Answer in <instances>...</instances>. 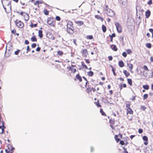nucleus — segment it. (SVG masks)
Listing matches in <instances>:
<instances>
[{
  "instance_id": "nucleus-52",
  "label": "nucleus",
  "mask_w": 153,
  "mask_h": 153,
  "mask_svg": "<svg viewBox=\"0 0 153 153\" xmlns=\"http://www.w3.org/2000/svg\"><path fill=\"white\" fill-rule=\"evenodd\" d=\"M148 4L149 5L151 4H152V0H150L148 2Z\"/></svg>"
},
{
  "instance_id": "nucleus-1",
  "label": "nucleus",
  "mask_w": 153,
  "mask_h": 153,
  "mask_svg": "<svg viewBox=\"0 0 153 153\" xmlns=\"http://www.w3.org/2000/svg\"><path fill=\"white\" fill-rule=\"evenodd\" d=\"M3 7L7 13H10L11 11V6L10 1L8 0L6 1L4 0L2 1Z\"/></svg>"
},
{
  "instance_id": "nucleus-13",
  "label": "nucleus",
  "mask_w": 153,
  "mask_h": 153,
  "mask_svg": "<svg viewBox=\"0 0 153 153\" xmlns=\"http://www.w3.org/2000/svg\"><path fill=\"white\" fill-rule=\"evenodd\" d=\"M111 48L114 51H117V48L116 46L114 45H112L111 46Z\"/></svg>"
},
{
  "instance_id": "nucleus-43",
  "label": "nucleus",
  "mask_w": 153,
  "mask_h": 153,
  "mask_svg": "<svg viewBox=\"0 0 153 153\" xmlns=\"http://www.w3.org/2000/svg\"><path fill=\"white\" fill-rule=\"evenodd\" d=\"M36 45L35 43H33L32 44L31 47L32 48H35L36 46Z\"/></svg>"
},
{
  "instance_id": "nucleus-59",
  "label": "nucleus",
  "mask_w": 153,
  "mask_h": 153,
  "mask_svg": "<svg viewBox=\"0 0 153 153\" xmlns=\"http://www.w3.org/2000/svg\"><path fill=\"white\" fill-rule=\"evenodd\" d=\"M11 32L13 33L14 34L16 32V30L15 29L13 30H12Z\"/></svg>"
},
{
  "instance_id": "nucleus-16",
  "label": "nucleus",
  "mask_w": 153,
  "mask_h": 153,
  "mask_svg": "<svg viewBox=\"0 0 153 153\" xmlns=\"http://www.w3.org/2000/svg\"><path fill=\"white\" fill-rule=\"evenodd\" d=\"M73 25V23L70 21H68L67 23V27H69V26L72 27Z\"/></svg>"
},
{
  "instance_id": "nucleus-61",
  "label": "nucleus",
  "mask_w": 153,
  "mask_h": 153,
  "mask_svg": "<svg viewBox=\"0 0 153 153\" xmlns=\"http://www.w3.org/2000/svg\"><path fill=\"white\" fill-rule=\"evenodd\" d=\"M91 152H93L94 151V148L92 147H91Z\"/></svg>"
},
{
  "instance_id": "nucleus-33",
  "label": "nucleus",
  "mask_w": 153,
  "mask_h": 153,
  "mask_svg": "<svg viewBox=\"0 0 153 153\" xmlns=\"http://www.w3.org/2000/svg\"><path fill=\"white\" fill-rule=\"evenodd\" d=\"M143 68L145 70L147 71H149V70L148 69V68L146 66V65H144L143 67Z\"/></svg>"
},
{
  "instance_id": "nucleus-22",
  "label": "nucleus",
  "mask_w": 153,
  "mask_h": 153,
  "mask_svg": "<svg viewBox=\"0 0 153 153\" xmlns=\"http://www.w3.org/2000/svg\"><path fill=\"white\" fill-rule=\"evenodd\" d=\"M88 75L90 76H92L94 74V73L92 71H90L87 72Z\"/></svg>"
},
{
  "instance_id": "nucleus-7",
  "label": "nucleus",
  "mask_w": 153,
  "mask_h": 153,
  "mask_svg": "<svg viewBox=\"0 0 153 153\" xmlns=\"http://www.w3.org/2000/svg\"><path fill=\"white\" fill-rule=\"evenodd\" d=\"M82 56L84 57H86L88 54V52L87 49H84L82 50Z\"/></svg>"
},
{
  "instance_id": "nucleus-14",
  "label": "nucleus",
  "mask_w": 153,
  "mask_h": 153,
  "mask_svg": "<svg viewBox=\"0 0 153 153\" xmlns=\"http://www.w3.org/2000/svg\"><path fill=\"white\" fill-rule=\"evenodd\" d=\"M118 135L117 134H116L114 136V138L117 143L119 142L121 140L120 138H118Z\"/></svg>"
},
{
  "instance_id": "nucleus-60",
  "label": "nucleus",
  "mask_w": 153,
  "mask_h": 153,
  "mask_svg": "<svg viewBox=\"0 0 153 153\" xmlns=\"http://www.w3.org/2000/svg\"><path fill=\"white\" fill-rule=\"evenodd\" d=\"M123 148L124 150L125 151V152H126V153H128V152L127 151H126V150L127 149L126 148H125V147H124Z\"/></svg>"
},
{
  "instance_id": "nucleus-11",
  "label": "nucleus",
  "mask_w": 153,
  "mask_h": 153,
  "mask_svg": "<svg viewBox=\"0 0 153 153\" xmlns=\"http://www.w3.org/2000/svg\"><path fill=\"white\" fill-rule=\"evenodd\" d=\"M67 30L68 33L72 34L74 32V30L70 27H67Z\"/></svg>"
},
{
  "instance_id": "nucleus-5",
  "label": "nucleus",
  "mask_w": 153,
  "mask_h": 153,
  "mask_svg": "<svg viewBox=\"0 0 153 153\" xmlns=\"http://www.w3.org/2000/svg\"><path fill=\"white\" fill-rule=\"evenodd\" d=\"M16 25L19 28H22L24 26L23 23L21 21H16Z\"/></svg>"
},
{
  "instance_id": "nucleus-30",
  "label": "nucleus",
  "mask_w": 153,
  "mask_h": 153,
  "mask_svg": "<svg viewBox=\"0 0 153 153\" xmlns=\"http://www.w3.org/2000/svg\"><path fill=\"white\" fill-rule=\"evenodd\" d=\"M119 2L122 3V4H125L126 3V0H118Z\"/></svg>"
},
{
  "instance_id": "nucleus-39",
  "label": "nucleus",
  "mask_w": 153,
  "mask_h": 153,
  "mask_svg": "<svg viewBox=\"0 0 153 153\" xmlns=\"http://www.w3.org/2000/svg\"><path fill=\"white\" fill-rule=\"evenodd\" d=\"M37 26V24H34V25H33L32 24V23H31V24L30 25V27H36Z\"/></svg>"
},
{
  "instance_id": "nucleus-40",
  "label": "nucleus",
  "mask_w": 153,
  "mask_h": 153,
  "mask_svg": "<svg viewBox=\"0 0 153 153\" xmlns=\"http://www.w3.org/2000/svg\"><path fill=\"white\" fill-rule=\"evenodd\" d=\"M144 100L146 99L148 97V95L146 94H144L143 95Z\"/></svg>"
},
{
  "instance_id": "nucleus-64",
  "label": "nucleus",
  "mask_w": 153,
  "mask_h": 153,
  "mask_svg": "<svg viewBox=\"0 0 153 153\" xmlns=\"http://www.w3.org/2000/svg\"><path fill=\"white\" fill-rule=\"evenodd\" d=\"M135 136L134 135H131L130 136V138L131 139H132Z\"/></svg>"
},
{
  "instance_id": "nucleus-46",
  "label": "nucleus",
  "mask_w": 153,
  "mask_h": 153,
  "mask_svg": "<svg viewBox=\"0 0 153 153\" xmlns=\"http://www.w3.org/2000/svg\"><path fill=\"white\" fill-rule=\"evenodd\" d=\"M17 13L19 14H20L21 15L23 16L24 14V13H25L23 12H21L20 13L17 12Z\"/></svg>"
},
{
  "instance_id": "nucleus-23",
  "label": "nucleus",
  "mask_w": 153,
  "mask_h": 153,
  "mask_svg": "<svg viewBox=\"0 0 153 153\" xmlns=\"http://www.w3.org/2000/svg\"><path fill=\"white\" fill-rule=\"evenodd\" d=\"M95 17L98 19H100L102 21L103 20V18L101 17L100 16L96 15L95 16Z\"/></svg>"
},
{
  "instance_id": "nucleus-19",
  "label": "nucleus",
  "mask_w": 153,
  "mask_h": 153,
  "mask_svg": "<svg viewBox=\"0 0 153 153\" xmlns=\"http://www.w3.org/2000/svg\"><path fill=\"white\" fill-rule=\"evenodd\" d=\"M133 111L130 108H127V113H129L130 114H133Z\"/></svg>"
},
{
  "instance_id": "nucleus-8",
  "label": "nucleus",
  "mask_w": 153,
  "mask_h": 153,
  "mask_svg": "<svg viewBox=\"0 0 153 153\" xmlns=\"http://www.w3.org/2000/svg\"><path fill=\"white\" fill-rule=\"evenodd\" d=\"M127 66H128L131 72V73H133V71H132V69L133 67V65L129 63H127Z\"/></svg>"
},
{
  "instance_id": "nucleus-54",
  "label": "nucleus",
  "mask_w": 153,
  "mask_h": 153,
  "mask_svg": "<svg viewBox=\"0 0 153 153\" xmlns=\"http://www.w3.org/2000/svg\"><path fill=\"white\" fill-rule=\"evenodd\" d=\"M25 43L26 44L28 45L29 44V42L27 40H25Z\"/></svg>"
},
{
  "instance_id": "nucleus-45",
  "label": "nucleus",
  "mask_w": 153,
  "mask_h": 153,
  "mask_svg": "<svg viewBox=\"0 0 153 153\" xmlns=\"http://www.w3.org/2000/svg\"><path fill=\"white\" fill-rule=\"evenodd\" d=\"M100 112L102 115H105L104 112L103 111V110L102 109H100Z\"/></svg>"
},
{
  "instance_id": "nucleus-12",
  "label": "nucleus",
  "mask_w": 153,
  "mask_h": 153,
  "mask_svg": "<svg viewBox=\"0 0 153 153\" xmlns=\"http://www.w3.org/2000/svg\"><path fill=\"white\" fill-rule=\"evenodd\" d=\"M75 22L79 26H81L84 24L83 22L82 21H75Z\"/></svg>"
},
{
  "instance_id": "nucleus-51",
  "label": "nucleus",
  "mask_w": 153,
  "mask_h": 153,
  "mask_svg": "<svg viewBox=\"0 0 153 153\" xmlns=\"http://www.w3.org/2000/svg\"><path fill=\"white\" fill-rule=\"evenodd\" d=\"M108 58L109 59V61H111V60H112L113 58L112 56H110L108 57Z\"/></svg>"
},
{
  "instance_id": "nucleus-32",
  "label": "nucleus",
  "mask_w": 153,
  "mask_h": 153,
  "mask_svg": "<svg viewBox=\"0 0 153 153\" xmlns=\"http://www.w3.org/2000/svg\"><path fill=\"white\" fill-rule=\"evenodd\" d=\"M87 39H91L93 38V37L92 35H88L87 36Z\"/></svg>"
},
{
  "instance_id": "nucleus-35",
  "label": "nucleus",
  "mask_w": 153,
  "mask_h": 153,
  "mask_svg": "<svg viewBox=\"0 0 153 153\" xmlns=\"http://www.w3.org/2000/svg\"><path fill=\"white\" fill-rule=\"evenodd\" d=\"M146 46L147 47L150 48L151 47V45L150 43H147L146 44Z\"/></svg>"
},
{
  "instance_id": "nucleus-47",
  "label": "nucleus",
  "mask_w": 153,
  "mask_h": 153,
  "mask_svg": "<svg viewBox=\"0 0 153 153\" xmlns=\"http://www.w3.org/2000/svg\"><path fill=\"white\" fill-rule=\"evenodd\" d=\"M56 19L57 21H59L60 20V18L59 16H56Z\"/></svg>"
},
{
  "instance_id": "nucleus-9",
  "label": "nucleus",
  "mask_w": 153,
  "mask_h": 153,
  "mask_svg": "<svg viewBox=\"0 0 153 153\" xmlns=\"http://www.w3.org/2000/svg\"><path fill=\"white\" fill-rule=\"evenodd\" d=\"M151 15V12L149 10H148L145 12V16L147 18H148Z\"/></svg>"
},
{
  "instance_id": "nucleus-41",
  "label": "nucleus",
  "mask_w": 153,
  "mask_h": 153,
  "mask_svg": "<svg viewBox=\"0 0 153 153\" xmlns=\"http://www.w3.org/2000/svg\"><path fill=\"white\" fill-rule=\"evenodd\" d=\"M58 54L59 55H62L63 54V53L61 51H59L58 52Z\"/></svg>"
},
{
  "instance_id": "nucleus-20",
  "label": "nucleus",
  "mask_w": 153,
  "mask_h": 153,
  "mask_svg": "<svg viewBox=\"0 0 153 153\" xmlns=\"http://www.w3.org/2000/svg\"><path fill=\"white\" fill-rule=\"evenodd\" d=\"M42 32L41 30H39V31L38 33H39V36L40 38H42V37L43 35H42Z\"/></svg>"
},
{
  "instance_id": "nucleus-42",
  "label": "nucleus",
  "mask_w": 153,
  "mask_h": 153,
  "mask_svg": "<svg viewBox=\"0 0 153 153\" xmlns=\"http://www.w3.org/2000/svg\"><path fill=\"white\" fill-rule=\"evenodd\" d=\"M127 55V53L126 52H123L122 53V55L124 57H126Z\"/></svg>"
},
{
  "instance_id": "nucleus-18",
  "label": "nucleus",
  "mask_w": 153,
  "mask_h": 153,
  "mask_svg": "<svg viewBox=\"0 0 153 153\" xmlns=\"http://www.w3.org/2000/svg\"><path fill=\"white\" fill-rule=\"evenodd\" d=\"M119 65L120 67H123L124 66V64L123 61H120L119 62Z\"/></svg>"
},
{
  "instance_id": "nucleus-57",
  "label": "nucleus",
  "mask_w": 153,
  "mask_h": 153,
  "mask_svg": "<svg viewBox=\"0 0 153 153\" xmlns=\"http://www.w3.org/2000/svg\"><path fill=\"white\" fill-rule=\"evenodd\" d=\"M0 129H1V133H3L4 129L2 128V126H0Z\"/></svg>"
},
{
  "instance_id": "nucleus-25",
  "label": "nucleus",
  "mask_w": 153,
  "mask_h": 153,
  "mask_svg": "<svg viewBox=\"0 0 153 153\" xmlns=\"http://www.w3.org/2000/svg\"><path fill=\"white\" fill-rule=\"evenodd\" d=\"M31 40L32 42H36L37 39L35 36H34L32 37L31 38Z\"/></svg>"
},
{
  "instance_id": "nucleus-37",
  "label": "nucleus",
  "mask_w": 153,
  "mask_h": 153,
  "mask_svg": "<svg viewBox=\"0 0 153 153\" xmlns=\"http://www.w3.org/2000/svg\"><path fill=\"white\" fill-rule=\"evenodd\" d=\"M44 14L46 15H48V14L49 12L47 10H45L44 11Z\"/></svg>"
},
{
  "instance_id": "nucleus-44",
  "label": "nucleus",
  "mask_w": 153,
  "mask_h": 153,
  "mask_svg": "<svg viewBox=\"0 0 153 153\" xmlns=\"http://www.w3.org/2000/svg\"><path fill=\"white\" fill-rule=\"evenodd\" d=\"M120 143L121 145H124L125 144V143L124 142V141L123 140H121L120 141Z\"/></svg>"
},
{
  "instance_id": "nucleus-56",
  "label": "nucleus",
  "mask_w": 153,
  "mask_h": 153,
  "mask_svg": "<svg viewBox=\"0 0 153 153\" xmlns=\"http://www.w3.org/2000/svg\"><path fill=\"white\" fill-rule=\"evenodd\" d=\"M39 4V1H36L35 3L36 5L38 4Z\"/></svg>"
},
{
  "instance_id": "nucleus-36",
  "label": "nucleus",
  "mask_w": 153,
  "mask_h": 153,
  "mask_svg": "<svg viewBox=\"0 0 153 153\" xmlns=\"http://www.w3.org/2000/svg\"><path fill=\"white\" fill-rule=\"evenodd\" d=\"M126 52H127V53L128 54H130L131 52V50L130 49H127L126 50Z\"/></svg>"
},
{
  "instance_id": "nucleus-53",
  "label": "nucleus",
  "mask_w": 153,
  "mask_h": 153,
  "mask_svg": "<svg viewBox=\"0 0 153 153\" xmlns=\"http://www.w3.org/2000/svg\"><path fill=\"white\" fill-rule=\"evenodd\" d=\"M109 36L112 37L113 38V37H115V33H113L111 35H110Z\"/></svg>"
},
{
  "instance_id": "nucleus-28",
  "label": "nucleus",
  "mask_w": 153,
  "mask_h": 153,
  "mask_svg": "<svg viewBox=\"0 0 153 153\" xmlns=\"http://www.w3.org/2000/svg\"><path fill=\"white\" fill-rule=\"evenodd\" d=\"M143 139L145 141H147L148 140V138L146 136H144L143 137Z\"/></svg>"
},
{
  "instance_id": "nucleus-26",
  "label": "nucleus",
  "mask_w": 153,
  "mask_h": 153,
  "mask_svg": "<svg viewBox=\"0 0 153 153\" xmlns=\"http://www.w3.org/2000/svg\"><path fill=\"white\" fill-rule=\"evenodd\" d=\"M127 81L128 84H129L131 86L132 85V81L131 79H127Z\"/></svg>"
},
{
  "instance_id": "nucleus-4",
  "label": "nucleus",
  "mask_w": 153,
  "mask_h": 153,
  "mask_svg": "<svg viewBox=\"0 0 153 153\" xmlns=\"http://www.w3.org/2000/svg\"><path fill=\"white\" fill-rule=\"evenodd\" d=\"M115 25L116 26L117 30L119 33L121 32V26L119 23L118 22H115Z\"/></svg>"
},
{
  "instance_id": "nucleus-38",
  "label": "nucleus",
  "mask_w": 153,
  "mask_h": 153,
  "mask_svg": "<svg viewBox=\"0 0 153 153\" xmlns=\"http://www.w3.org/2000/svg\"><path fill=\"white\" fill-rule=\"evenodd\" d=\"M140 108L143 110L145 111V109H146V107L144 106H140Z\"/></svg>"
},
{
  "instance_id": "nucleus-31",
  "label": "nucleus",
  "mask_w": 153,
  "mask_h": 153,
  "mask_svg": "<svg viewBox=\"0 0 153 153\" xmlns=\"http://www.w3.org/2000/svg\"><path fill=\"white\" fill-rule=\"evenodd\" d=\"M111 68H112V71L113 74L114 76H116V74L115 73V69H114V68L112 66V65H111Z\"/></svg>"
},
{
  "instance_id": "nucleus-58",
  "label": "nucleus",
  "mask_w": 153,
  "mask_h": 153,
  "mask_svg": "<svg viewBox=\"0 0 153 153\" xmlns=\"http://www.w3.org/2000/svg\"><path fill=\"white\" fill-rule=\"evenodd\" d=\"M36 50L37 51H39L40 50V48L39 47H38L36 48Z\"/></svg>"
},
{
  "instance_id": "nucleus-21",
  "label": "nucleus",
  "mask_w": 153,
  "mask_h": 153,
  "mask_svg": "<svg viewBox=\"0 0 153 153\" xmlns=\"http://www.w3.org/2000/svg\"><path fill=\"white\" fill-rule=\"evenodd\" d=\"M151 75H149V76H148L147 75H146V74H143V75L145 76V77H147V78H149L150 77H152L153 76V72H152L151 73Z\"/></svg>"
},
{
  "instance_id": "nucleus-24",
  "label": "nucleus",
  "mask_w": 153,
  "mask_h": 153,
  "mask_svg": "<svg viewBox=\"0 0 153 153\" xmlns=\"http://www.w3.org/2000/svg\"><path fill=\"white\" fill-rule=\"evenodd\" d=\"M102 29L103 32L105 33L106 32V27L104 25L102 26Z\"/></svg>"
},
{
  "instance_id": "nucleus-6",
  "label": "nucleus",
  "mask_w": 153,
  "mask_h": 153,
  "mask_svg": "<svg viewBox=\"0 0 153 153\" xmlns=\"http://www.w3.org/2000/svg\"><path fill=\"white\" fill-rule=\"evenodd\" d=\"M8 149L9 150H10V153H13L14 150L15 149V148L13 147L12 145L8 144L7 145Z\"/></svg>"
},
{
  "instance_id": "nucleus-50",
  "label": "nucleus",
  "mask_w": 153,
  "mask_h": 153,
  "mask_svg": "<svg viewBox=\"0 0 153 153\" xmlns=\"http://www.w3.org/2000/svg\"><path fill=\"white\" fill-rule=\"evenodd\" d=\"M143 131L142 129H140L138 130V132L139 133H142L143 132Z\"/></svg>"
},
{
  "instance_id": "nucleus-34",
  "label": "nucleus",
  "mask_w": 153,
  "mask_h": 153,
  "mask_svg": "<svg viewBox=\"0 0 153 153\" xmlns=\"http://www.w3.org/2000/svg\"><path fill=\"white\" fill-rule=\"evenodd\" d=\"M82 65L83 67H85L86 69L88 68L87 66L85 65L84 64L83 62H82Z\"/></svg>"
},
{
  "instance_id": "nucleus-15",
  "label": "nucleus",
  "mask_w": 153,
  "mask_h": 153,
  "mask_svg": "<svg viewBox=\"0 0 153 153\" xmlns=\"http://www.w3.org/2000/svg\"><path fill=\"white\" fill-rule=\"evenodd\" d=\"M123 72L126 77H128L130 75L129 73L126 70H124Z\"/></svg>"
},
{
  "instance_id": "nucleus-55",
  "label": "nucleus",
  "mask_w": 153,
  "mask_h": 153,
  "mask_svg": "<svg viewBox=\"0 0 153 153\" xmlns=\"http://www.w3.org/2000/svg\"><path fill=\"white\" fill-rule=\"evenodd\" d=\"M130 105L129 104H126V107L127 108H130Z\"/></svg>"
},
{
  "instance_id": "nucleus-2",
  "label": "nucleus",
  "mask_w": 153,
  "mask_h": 153,
  "mask_svg": "<svg viewBox=\"0 0 153 153\" xmlns=\"http://www.w3.org/2000/svg\"><path fill=\"white\" fill-rule=\"evenodd\" d=\"M105 13L108 16L111 17H113L114 16L115 13L112 10L108 8L107 5H105Z\"/></svg>"
},
{
  "instance_id": "nucleus-10",
  "label": "nucleus",
  "mask_w": 153,
  "mask_h": 153,
  "mask_svg": "<svg viewBox=\"0 0 153 153\" xmlns=\"http://www.w3.org/2000/svg\"><path fill=\"white\" fill-rule=\"evenodd\" d=\"M23 16L24 17L25 20L27 21L29 19V16L28 14L26 13H24Z\"/></svg>"
},
{
  "instance_id": "nucleus-63",
  "label": "nucleus",
  "mask_w": 153,
  "mask_h": 153,
  "mask_svg": "<svg viewBox=\"0 0 153 153\" xmlns=\"http://www.w3.org/2000/svg\"><path fill=\"white\" fill-rule=\"evenodd\" d=\"M149 30L151 33H153V29H150Z\"/></svg>"
},
{
  "instance_id": "nucleus-29",
  "label": "nucleus",
  "mask_w": 153,
  "mask_h": 153,
  "mask_svg": "<svg viewBox=\"0 0 153 153\" xmlns=\"http://www.w3.org/2000/svg\"><path fill=\"white\" fill-rule=\"evenodd\" d=\"M143 88L146 90H148L149 89V86L148 85H143Z\"/></svg>"
},
{
  "instance_id": "nucleus-3",
  "label": "nucleus",
  "mask_w": 153,
  "mask_h": 153,
  "mask_svg": "<svg viewBox=\"0 0 153 153\" xmlns=\"http://www.w3.org/2000/svg\"><path fill=\"white\" fill-rule=\"evenodd\" d=\"M48 24L51 26H54L55 23L52 19L51 18H48L47 21Z\"/></svg>"
},
{
  "instance_id": "nucleus-48",
  "label": "nucleus",
  "mask_w": 153,
  "mask_h": 153,
  "mask_svg": "<svg viewBox=\"0 0 153 153\" xmlns=\"http://www.w3.org/2000/svg\"><path fill=\"white\" fill-rule=\"evenodd\" d=\"M19 51H20V50H18L17 51H15V54H16V55H18V53L19 52Z\"/></svg>"
},
{
  "instance_id": "nucleus-17",
  "label": "nucleus",
  "mask_w": 153,
  "mask_h": 153,
  "mask_svg": "<svg viewBox=\"0 0 153 153\" xmlns=\"http://www.w3.org/2000/svg\"><path fill=\"white\" fill-rule=\"evenodd\" d=\"M76 78L78 79L80 82H81L82 79L81 76H80L79 74H77L76 76Z\"/></svg>"
},
{
  "instance_id": "nucleus-49",
  "label": "nucleus",
  "mask_w": 153,
  "mask_h": 153,
  "mask_svg": "<svg viewBox=\"0 0 153 153\" xmlns=\"http://www.w3.org/2000/svg\"><path fill=\"white\" fill-rule=\"evenodd\" d=\"M30 49H29V47L28 46H27V53L28 52V51H30Z\"/></svg>"
},
{
  "instance_id": "nucleus-27",
  "label": "nucleus",
  "mask_w": 153,
  "mask_h": 153,
  "mask_svg": "<svg viewBox=\"0 0 153 153\" xmlns=\"http://www.w3.org/2000/svg\"><path fill=\"white\" fill-rule=\"evenodd\" d=\"M69 69L71 70L72 72H73L74 73H75L76 71V68H74L71 67H70L69 68Z\"/></svg>"
},
{
  "instance_id": "nucleus-62",
  "label": "nucleus",
  "mask_w": 153,
  "mask_h": 153,
  "mask_svg": "<svg viewBox=\"0 0 153 153\" xmlns=\"http://www.w3.org/2000/svg\"><path fill=\"white\" fill-rule=\"evenodd\" d=\"M150 60L151 62H153V57L152 56L150 57Z\"/></svg>"
}]
</instances>
